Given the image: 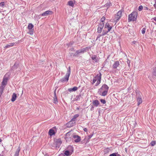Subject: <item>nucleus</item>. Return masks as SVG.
<instances>
[{
	"label": "nucleus",
	"mask_w": 156,
	"mask_h": 156,
	"mask_svg": "<svg viewBox=\"0 0 156 156\" xmlns=\"http://www.w3.org/2000/svg\"><path fill=\"white\" fill-rule=\"evenodd\" d=\"M100 101L103 104H105L106 103V101L105 99H100Z\"/></svg>",
	"instance_id": "38"
},
{
	"label": "nucleus",
	"mask_w": 156,
	"mask_h": 156,
	"mask_svg": "<svg viewBox=\"0 0 156 156\" xmlns=\"http://www.w3.org/2000/svg\"><path fill=\"white\" fill-rule=\"evenodd\" d=\"M105 20V18L104 17H103L101 19L100 21L102 23Z\"/></svg>",
	"instance_id": "40"
},
{
	"label": "nucleus",
	"mask_w": 156,
	"mask_h": 156,
	"mask_svg": "<svg viewBox=\"0 0 156 156\" xmlns=\"http://www.w3.org/2000/svg\"><path fill=\"white\" fill-rule=\"evenodd\" d=\"M2 141V139L0 138V142H1Z\"/></svg>",
	"instance_id": "57"
},
{
	"label": "nucleus",
	"mask_w": 156,
	"mask_h": 156,
	"mask_svg": "<svg viewBox=\"0 0 156 156\" xmlns=\"http://www.w3.org/2000/svg\"><path fill=\"white\" fill-rule=\"evenodd\" d=\"M153 19L156 22V17L153 18Z\"/></svg>",
	"instance_id": "56"
},
{
	"label": "nucleus",
	"mask_w": 156,
	"mask_h": 156,
	"mask_svg": "<svg viewBox=\"0 0 156 156\" xmlns=\"http://www.w3.org/2000/svg\"><path fill=\"white\" fill-rule=\"evenodd\" d=\"M93 134H91L88 136V139L87 140H89L93 136Z\"/></svg>",
	"instance_id": "43"
},
{
	"label": "nucleus",
	"mask_w": 156,
	"mask_h": 156,
	"mask_svg": "<svg viewBox=\"0 0 156 156\" xmlns=\"http://www.w3.org/2000/svg\"><path fill=\"white\" fill-rule=\"evenodd\" d=\"M103 36V35H102V34H99L98 35V36L96 38V41L97 40H99V41H100V40L99 39H98L101 37Z\"/></svg>",
	"instance_id": "33"
},
{
	"label": "nucleus",
	"mask_w": 156,
	"mask_h": 156,
	"mask_svg": "<svg viewBox=\"0 0 156 156\" xmlns=\"http://www.w3.org/2000/svg\"><path fill=\"white\" fill-rule=\"evenodd\" d=\"M58 156H65V155L63 154H61Z\"/></svg>",
	"instance_id": "53"
},
{
	"label": "nucleus",
	"mask_w": 156,
	"mask_h": 156,
	"mask_svg": "<svg viewBox=\"0 0 156 156\" xmlns=\"http://www.w3.org/2000/svg\"><path fill=\"white\" fill-rule=\"evenodd\" d=\"M87 129L86 128H84L83 129V130L85 131V132H87Z\"/></svg>",
	"instance_id": "52"
},
{
	"label": "nucleus",
	"mask_w": 156,
	"mask_h": 156,
	"mask_svg": "<svg viewBox=\"0 0 156 156\" xmlns=\"http://www.w3.org/2000/svg\"><path fill=\"white\" fill-rule=\"evenodd\" d=\"M10 75V73H7L5 74L3 79L1 86L5 87L7 84L8 80Z\"/></svg>",
	"instance_id": "5"
},
{
	"label": "nucleus",
	"mask_w": 156,
	"mask_h": 156,
	"mask_svg": "<svg viewBox=\"0 0 156 156\" xmlns=\"http://www.w3.org/2000/svg\"><path fill=\"white\" fill-rule=\"evenodd\" d=\"M119 62L118 61H116L113 64L112 67L114 69H116L119 65Z\"/></svg>",
	"instance_id": "15"
},
{
	"label": "nucleus",
	"mask_w": 156,
	"mask_h": 156,
	"mask_svg": "<svg viewBox=\"0 0 156 156\" xmlns=\"http://www.w3.org/2000/svg\"><path fill=\"white\" fill-rule=\"evenodd\" d=\"M19 66V63L17 62H16L14 65L11 68V70H12L13 71H14L17 68H18Z\"/></svg>",
	"instance_id": "10"
},
{
	"label": "nucleus",
	"mask_w": 156,
	"mask_h": 156,
	"mask_svg": "<svg viewBox=\"0 0 156 156\" xmlns=\"http://www.w3.org/2000/svg\"><path fill=\"white\" fill-rule=\"evenodd\" d=\"M20 150V147H19L16 151L15 154L14 155V156H19V152Z\"/></svg>",
	"instance_id": "18"
},
{
	"label": "nucleus",
	"mask_w": 156,
	"mask_h": 156,
	"mask_svg": "<svg viewBox=\"0 0 156 156\" xmlns=\"http://www.w3.org/2000/svg\"><path fill=\"white\" fill-rule=\"evenodd\" d=\"M68 149L64 152V155L67 156H69L73 152V147L71 146H69L68 147Z\"/></svg>",
	"instance_id": "7"
},
{
	"label": "nucleus",
	"mask_w": 156,
	"mask_h": 156,
	"mask_svg": "<svg viewBox=\"0 0 156 156\" xmlns=\"http://www.w3.org/2000/svg\"><path fill=\"white\" fill-rule=\"evenodd\" d=\"M152 75L153 76L156 77V68H155L153 69Z\"/></svg>",
	"instance_id": "26"
},
{
	"label": "nucleus",
	"mask_w": 156,
	"mask_h": 156,
	"mask_svg": "<svg viewBox=\"0 0 156 156\" xmlns=\"http://www.w3.org/2000/svg\"><path fill=\"white\" fill-rule=\"evenodd\" d=\"M92 59L94 60L95 62H97V59H96V57L94 55L93 56L91 57Z\"/></svg>",
	"instance_id": "35"
},
{
	"label": "nucleus",
	"mask_w": 156,
	"mask_h": 156,
	"mask_svg": "<svg viewBox=\"0 0 156 156\" xmlns=\"http://www.w3.org/2000/svg\"><path fill=\"white\" fill-rule=\"evenodd\" d=\"M144 10H148V8L147 7H144Z\"/></svg>",
	"instance_id": "48"
},
{
	"label": "nucleus",
	"mask_w": 156,
	"mask_h": 156,
	"mask_svg": "<svg viewBox=\"0 0 156 156\" xmlns=\"http://www.w3.org/2000/svg\"><path fill=\"white\" fill-rule=\"evenodd\" d=\"M33 27L34 25L31 23H30L28 26V29L30 30H32Z\"/></svg>",
	"instance_id": "24"
},
{
	"label": "nucleus",
	"mask_w": 156,
	"mask_h": 156,
	"mask_svg": "<svg viewBox=\"0 0 156 156\" xmlns=\"http://www.w3.org/2000/svg\"><path fill=\"white\" fill-rule=\"evenodd\" d=\"M116 156H121L118 152L116 153Z\"/></svg>",
	"instance_id": "54"
},
{
	"label": "nucleus",
	"mask_w": 156,
	"mask_h": 156,
	"mask_svg": "<svg viewBox=\"0 0 156 156\" xmlns=\"http://www.w3.org/2000/svg\"><path fill=\"white\" fill-rule=\"evenodd\" d=\"M143 6L142 5H140L138 8V10L139 11H141L143 10Z\"/></svg>",
	"instance_id": "36"
},
{
	"label": "nucleus",
	"mask_w": 156,
	"mask_h": 156,
	"mask_svg": "<svg viewBox=\"0 0 156 156\" xmlns=\"http://www.w3.org/2000/svg\"><path fill=\"white\" fill-rule=\"evenodd\" d=\"M71 49H72V50L74 49L73 48H71Z\"/></svg>",
	"instance_id": "60"
},
{
	"label": "nucleus",
	"mask_w": 156,
	"mask_h": 156,
	"mask_svg": "<svg viewBox=\"0 0 156 156\" xmlns=\"http://www.w3.org/2000/svg\"><path fill=\"white\" fill-rule=\"evenodd\" d=\"M127 62V63L129 67L130 66V61H129V60L128 59Z\"/></svg>",
	"instance_id": "45"
},
{
	"label": "nucleus",
	"mask_w": 156,
	"mask_h": 156,
	"mask_svg": "<svg viewBox=\"0 0 156 156\" xmlns=\"http://www.w3.org/2000/svg\"><path fill=\"white\" fill-rule=\"evenodd\" d=\"M122 12L121 11H119L115 15V20L117 22L122 16Z\"/></svg>",
	"instance_id": "8"
},
{
	"label": "nucleus",
	"mask_w": 156,
	"mask_h": 156,
	"mask_svg": "<svg viewBox=\"0 0 156 156\" xmlns=\"http://www.w3.org/2000/svg\"><path fill=\"white\" fill-rule=\"evenodd\" d=\"M5 6V2H2L0 3V7L4 8Z\"/></svg>",
	"instance_id": "31"
},
{
	"label": "nucleus",
	"mask_w": 156,
	"mask_h": 156,
	"mask_svg": "<svg viewBox=\"0 0 156 156\" xmlns=\"http://www.w3.org/2000/svg\"><path fill=\"white\" fill-rule=\"evenodd\" d=\"M80 50H77L76 52V53L75 54H74L73 55V56H76V55H77L79 53H80Z\"/></svg>",
	"instance_id": "41"
},
{
	"label": "nucleus",
	"mask_w": 156,
	"mask_h": 156,
	"mask_svg": "<svg viewBox=\"0 0 156 156\" xmlns=\"http://www.w3.org/2000/svg\"><path fill=\"white\" fill-rule=\"evenodd\" d=\"M93 105L96 107H98L99 104V102L98 100H96L93 101Z\"/></svg>",
	"instance_id": "16"
},
{
	"label": "nucleus",
	"mask_w": 156,
	"mask_h": 156,
	"mask_svg": "<svg viewBox=\"0 0 156 156\" xmlns=\"http://www.w3.org/2000/svg\"><path fill=\"white\" fill-rule=\"evenodd\" d=\"M0 156H3V155H2L0 154Z\"/></svg>",
	"instance_id": "59"
},
{
	"label": "nucleus",
	"mask_w": 156,
	"mask_h": 156,
	"mask_svg": "<svg viewBox=\"0 0 156 156\" xmlns=\"http://www.w3.org/2000/svg\"><path fill=\"white\" fill-rule=\"evenodd\" d=\"M108 89V86L106 84H104L99 89L98 93L100 95L104 96H105L107 94Z\"/></svg>",
	"instance_id": "1"
},
{
	"label": "nucleus",
	"mask_w": 156,
	"mask_h": 156,
	"mask_svg": "<svg viewBox=\"0 0 156 156\" xmlns=\"http://www.w3.org/2000/svg\"><path fill=\"white\" fill-rule=\"evenodd\" d=\"M87 49V48H83L80 50V53H84L85 51H86Z\"/></svg>",
	"instance_id": "30"
},
{
	"label": "nucleus",
	"mask_w": 156,
	"mask_h": 156,
	"mask_svg": "<svg viewBox=\"0 0 156 156\" xmlns=\"http://www.w3.org/2000/svg\"><path fill=\"white\" fill-rule=\"evenodd\" d=\"M136 41H133V43H134V44H135V43H136Z\"/></svg>",
	"instance_id": "58"
},
{
	"label": "nucleus",
	"mask_w": 156,
	"mask_h": 156,
	"mask_svg": "<svg viewBox=\"0 0 156 156\" xmlns=\"http://www.w3.org/2000/svg\"><path fill=\"white\" fill-rule=\"evenodd\" d=\"M154 6L155 9H156V1H155V3L154 5Z\"/></svg>",
	"instance_id": "50"
},
{
	"label": "nucleus",
	"mask_w": 156,
	"mask_h": 156,
	"mask_svg": "<svg viewBox=\"0 0 156 156\" xmlns=\"http://www.w3.org/2000/svg\"><path fill=\"white\" fill-rule=\"evenodd\" d=\"M137 12H133L129 15L128 22L136 21L137 18Z\"/></svg>",
	"instance_id": "2"
},
{
	"label": "nucleus",
	"mask_w": 156,
	"mask_h": 156,
	"mask_svg": "<svg viewBox=\"0 0 156 156\" xmlns=\"http://www.w3.org/2000/svg\"><path fill=\"white\" fill-rule=\"evenodd\" d=\"M5 86H1L0 87V95L2 96V94L3 92V91L4 89Z\"/></svg>",
	"instance_id": "21"
},
{
	"label": "nucleus",
	"mask_w": 156,
	"mask_h": 156,
	"mask_svg": "<svg viewBox=\"0 0 156 156\" xmlns=\"http://www.w3.org/2000/svg\"><path fill=\"white\" fill-rule=\"evenodd\" d=\"M116 153H113L110 154L109 156H116Z\"/></svg>",
	"instance_id": "44"
},
{
	"label": "nucleus",
	"mask_w": 156,
	"mask_h": 156,
	"mask_svg": "<svg viewBox=\"0 0 156 156\" xmlns=\"http://www.w3.org/2000/svg\"><path fill=\"white\" fill-rule=\"evenodd\" d=\"M141 94L138 92H136V100L138 102V105H139L140 104H141L142 102V100L141 97Z\"/></svg>",
	"instance_id": "6"
},
{
	"label": "nucleus",
	"mask_w": 156,
	"mask_h": 156,
	"mask_svg": "<svg viewBox=\"0 0 156 156\" xmlns=\"http://www.w3.org/2000/svg\"><path fill=\"white\" fill-rule=\"evenodd\" d=\"M94 108V107L93 106H92L90 108V110H93V109Z\"/></svg>",
	"instance_id": "55"
},
{
	"label": "nucleus",
	"mask_w": 156,
	"mask_h": 156,
	"mask_svg": "<svg viewBox=\"0 0 156 156\" xmlns=\"http://www.w3.org/2000/svg\"><path fill=\"white\" fill-rule=\"evenodd\" d=\"M145 29H146L144 28H143V29L141 30V32L142 34H144L145 33Z\"/></svg>",
	"instance_id": "42"
},
{
	"label": "nucleus",
	"mask_w": 156,
	"mask_h": 156,
	"mask_svg": "<svg viewBox=\"0 0 156 156\" xmlns=\"http://www.w3.org/2000/svg\"><path fill=\"white\" fill-rule=\"evenodd\" d=\"M15 43H11L9 44H7L4 47V48H7L10 47H12L13 46Z\"/></svg>",
	"instance_id": "20"
},
{
	"label": "nucleus",
	"mask_w": 156,
	"mask_h": 156,
	"mask_svg": "<svg viewBox=\"0 0 156 156\" xmlns=\"http://www.w3.org/2000/svg\"><path fill=\"white\" fill-rule=\"evenodd\" d=\"M70 133V132H68V133H66V136H69V134Z\"/></svg>",
	"instance_id": "49"
},
{
	"label": "nucleus",
	"mask_w": 156,
	"mask_h": 156,
	"mask_svg": "<svg viewBox=\"0 0 156 156\" xmlns=\"http://www.w3.org/2000/svg\"><path fill=\"white\" fill-rule=\"evenodd\" d=\"M101 73H100L99 75L98 74L93 79V82L92 83V84H93L97 81V82L95 85V86H98L101 83Z\"/></svg>",
	"instance_id": "4"
},
{
	"label": "nucleus",
	"mask_w": 156,
	"mask_h": 156,
	"mask_svg": "<svg viewBox=\"0 0 156 156\" xmlns=\"http://www.w3.org/2000/svg\"><path fill=\"white\" fill-rule=\"evenodd\" d=\"M108 28V31L109 32L111 30L112 28V27L109 24V23H106L105 27H104V29H106V28Z\"/></svg>",
	"instance_id": "12"
},
{
	"label": "nucleus",
	"mask_w": 156,
	"mask_h": 156,
	"mask_svg": "<svg viewBox=\"0 0 156 156\" xmlns=\"http://www.w3.org/2000/svg\"><path fill=\"white\" fill-rule=\"evenodd\" d=\"M52 13V11L48 10L43 13L42 14V16H47L48 14H51Z\"/></svg>",
	"instance_id": "14"
},
{
	"label": "nucleus",
	"mask_w": 156,
	"mask_h": 156,
	"mask_svg": "<svg viewBox=\"0 0 156 156\" xmlns=\"http://www.w3.org/2000/svg\"><path fill=\"white\" fill-rule=\"evenodd\" d=\"M68 5L70 6H73L74 5V4L73 1H69L68 2Z\"/></svg>",
	"instance_id": "29"
},
{
	"label": "nucleus",
	"mask_w": 156,
	"mask_h": 156,
	"mask_svg": "<svg viewBox=\"0 0 156 156\" xmlns=\"http://www.w3.org/2000/svg\"><path fill=\"white\" fill-rule=\"evenodd\" d=\"M151 145L152 146H154L156 144V142L154 141H152L151 143Z\"/></svg>",
	"instance_id": "37"
},
{
	"label": "nucleus",
	"mask_w": 156,
	"mask_h": 156,
	"mask_svg": "<svg viewBox=\"0 0 156 156\" xmlns=\"http://www.w3.org/2000/svg\"><path fill=\"white\" fill-rule=\"evenodd\" d=\"M110 149L108 148H107L105 149L104 150V152L105 154L108 153Z\"/></svg>",
	"instance_id": "25"
},
{
	"label": "nucleus",
	"mask_w": 156,
	"mask_h": 156,
	"mask_svg": "<svg viewBox=\"0 0 156 156\" xmlns=\"http://www.w3.org/2000/svg\"><path fill=\"white\" fill-rule=\"evenodd\" d=\"M29 34L30 35H32L33 34V30H30V31L28 32Z\"/></svg>",
	"instance_id": "39"
},
{
	"label": "nucleus",
	"mask_w": 156,
	"mask_h": 156,
	"mask_svg": "<svg viewBox=\"0 0 156 156\" xmlns=\"http://www.w3.org/2000/svg\"><path fill=\"white\" fill-rule=\"evenodd\" d=\"M56 90H55L54 91V96H56Z\"/></svg>",
	"instance_id": "51"
},
{
	"label": "nucleus",
	"mask_w": 156,
	"mask_h": 156,
	"mask_svg": "<svg viewBox=\"0 0 156 156\" xmlns=\"http://www.w3.org/2000/svg\"><path fill=\"white\" fill-rule=\"evenodd\" d=\"M75 123V122L73 120H72L71 119L70 121L67 123V126L68 127L73 126H74Z\"/></svg>",
	"instance_id": "11"
},
{
	"label": "nucleus",
	"mask_w": 156,
	"mask_h": 156,
	"mask_svg": "<svg viewBox=\"0 0 156 156\" xmlns=\"http://www.w3.org/2000/svg\"><path fill=\"white\" fill-rule=\"evenodd\" d=\"M73 138L75 139L74 141L76 143H78L80 141L81 137L77 135H74L73 136Z\"/></svg>",
	"instance_id": "9"
},
{
	"label": "nucleus",
	"mask_w": 156,
	"mask_h": 156,
	"mask_svg": "<svg viewBox=\"0 0 156 156\" xmlns=\"http://www.w3.org/2000/svg\"><path fill=\"white\" fill-rule=\"evenodd\" d=\"M79 116V115L78 114H76L75 115H74L73 116V118H72V120H73L74 121H75L76 120V119Z\"/></svg>",
	"instance_id": "23"
},
{
	"label": "nucleus",
	"mask_w": 156,
	"mask_h": 156,
	"mask_svg": "<svg viewBox=\"0 0 156 156\" xmlns=\"http://www.w3.org/2000/svg\"><path fill=\"white\" fill-rule=\"evenodd\" d=\"M71 73V69L70 67L69 66L68 68V70L67 73H66L65 77L64 78H62L59 81V82H61L62 83H64L65 82H67L68 80L69 76Z\"/></svg>",
	"instance_id": "3"
},
{
	"label": "nucleus",
	"mask_w": 156,
	"mask_h": 156,
	"mask_svg": "<svg viewBox=\"0 0 156 156\" xmlns=\"http://www.w3.org/2000/svg\"><path fill=\"white\" fill-rule=\"evenodd\" d=\"M111 4L110 3H107L106 5V6H108V7H109L110 6V5Z\"/></svg>",
	"instance_id": "47"
},
{
	"label": "nucleus",
	"mask_w": 156,
	"mask_h": 156,
	"mask_svg": "<svg viewBox=\"0 0 156 156\" xmlns=\"http://www.w3.org/2000/svg\"><path fill=\"white\" fill-rule=\"evenodd\" d=\"M49 133L50 136H52L55 133V131L53 129H50L49 131Z\"/></svg>",
	"instance_id": "22"
},
{
	"label": "nucleus",
	"mask_w": 156,
	"mask_h": 156,
	"mask_svg": "<svg viewBox=\"0 0 156 156\" xmlns=\"http://www.w3.org/2000/svg\"><path fill=\"white\" fill-rule=\"evenodd\" d=\"M62 143V142L61 140V139H57L55 142V144L56 147H59V146Z\"/></svg>",
	"instance_id": "13"
},
{
	"label": "nucleus",
	"mask_w": 156,
	"mask_h": 156,
	"mask_svg": "<svg viewBox=\"0 0 156 156\" xmlns=\"http://www.w3.org/2000/svg\"><path fill=\"white\" fill-rule=\"evenodd\" d=\"M104 26V23H100L98 25V27L103 29Z\"/></svg>",
	"instance_id": "32"
},
{
	"label": "nucleus",
	"mask_w": 156,
	"mask_h": 156,
	"mask_svg": "<svg viewBox=\"0 0 156 156\" xmlns=\"http://www.w3.org/2000/svg\"><path fill=\"white\" fill-rule=\"evenodd\" d=\"M108 32V31L105 30V29H104L102 33L101 34L102 35H103V36L105 35V34H106Z\"/></svg>",
	"instance_id": "28"
},
{
	"label": "nucleus",
	"mask_w": 156,
	"mask_h": 156,
	"mask_svg": "<svg viewBox=\"0 0 156 156\" xmlns=\"http://www.w3.org/2000/svg\"><path fill=\"white\" fill-rule=\"evenodd\" d=\"M17 96L16 94L14 93L13 94L12 96V98L11 99V101L13 102L15 101L16 99Z\"/></svg>",
	"instance_id": "17"
},
{
	"label": "nucleus",
	"mask_w": 156,
	"mask_h": 156,
	"mask_svg": "<svg viewBox=\"0 0 156 156\" xmlns=\"http://www.w3.org/2000/svg\"><path fill=\"white\" fill-rule=\"evenodd\" d=\"M53 102L55 104H56L58 103V101L56 96H54Z\"/></svg>",
	"instance_id": "27"
},
{
	"label": "nucleus",
	"mask_w": 156,
	"mask_h": 156,
	"mask_svg": "<svg viewBox=\"0 0 156 156\" xmlns=\"http://www.w3.org/2000/svg\"><path fill=\"white\" fill-rule=\"evenodd\" d=\"M78 89V88L76 87H74L73 88H69L68 90L69 92H72L73 91H76Z\"/></svg>",
	"instance_id": "19"
},
{
	"label": "nucleus",
	"mask_w": 156,
	"mask_h": 156,
	"mask_svg": "<svg viewBox=\"0 0 156 156\" xmlns=\"http://www.w3.org/2000/svg\"><path fill=\"white\" fill-rule=\"evenodd\" d=\"M102 29V28H100L98 27V28L97 32L98 33H100L101 32Z\"/></svg>",
	"instance_id": "34"
},
{
	"label": "nucleus",
	"mask_w": 156,
	"mask_h": 156,
	"mask_svg": "<svg viewBox=\"0 0 156 156\" xmlns=\"http://www.w3.org/2000/svg\"><path fill=\"white\" fill-rule=\"evenodd\" d=\"M81 97V95H78L77 96V99H76V100H78L80 99V97Z\"/></svg>",
	"instance_id": "46"
}]
</instances>
